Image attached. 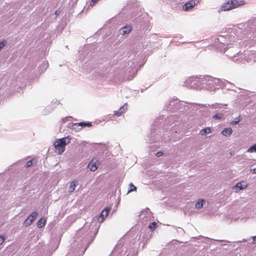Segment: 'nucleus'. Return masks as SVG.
<instances>
[{
	"instance_id": "393cba45",
	"label": "nucleus",
	"mask_w": 256,
	"mask_h": 256,
	"mask_svg": "<svg viewBox=\"0 0 256 256\" xmlns=\"http://www.w3.org/2000/svg\"><path fill=\"white\" fill-rule=\"evenodd\" d=\"M252 174H256V168L251 170Z\"/></svg>"
},
{
	"instance_id": "412c9836",
	"label": "nucleus",
	"mask_w": 256,
	"mask_h": 256,
	"mask_svg": "<svg viewBox=\"0 0 256 256\" xmlns=\"http://www.w3.org/2000/svg\"><path fill=\"white\" fill-rule=\"evenodd\" d=\"M34 160H28V161L26 162V168H28L30 166H32V161Z\"/></svg>"
},
{
	"instance_id": "9d476101",
	"label": "nucleus",
	"mask_w": 256,
	"mask_h": 256,
	"mask_svg": "<svg viewBox=\"0 0 256 256\" xmlns=\"http://www.w3.org/2000/svg\"><path fill=\"white\" fill-rule=\"evenodd\" d=\"M46 220L45 218H42L38 222V226L42 228L46 224Z\"/></svg>"
},
{
	"instance_id": "0eeeda50",
	"label": "nucleus",
	"mask_w": 256,
	"mask_h": 256,
	"mask_svg": "<svg viewBox=\"0 0 256 256\" xmlns=\"http://www.w3.org/2000/svg\"><path fill=\"white\" fill-rule=\"evenodd\" d=\"M127 108L126 104H124L122 106H121L118 110H115L114 112V115L119 116L122 113L124 112Z\"/></svg>"
},
{
	"instance_id": "b1692460",
	"label": "nucleus",
	"mask_w": 256,
	"mask_h": 256,
	"mask_svg": "<svg viewBox=\"0 0 256 256\" xmlns=\"http://www.w3.org/2000/svg\"><path fill=\"white\" fill-rule=\"evenodd\" d=\"M162 152H156V156H158V157H160V156H162Z\"/></svg>"
},
{
	"instance_id": "a878e982",
	"label": "nucleus",
	"mask_w": 256,
	"mask_h": 256,
	"mask_svg": "<svg viewBox=\"0 0 256 256\" xmlns=\"http://www.w3.org/2000/svg\"><path fill=\"white\" fill-rule=\"evenodd\" d=\"M253 244H256V236L253 237Z\"/></svg>"
},
{
	"instance_id": "2eb2a0df",
	"label": "nucleus",
	"mask_w": 256,
	"mask_h": 256,
	"mask_svg": "<svg viewBox=\"0 0 256 256\" xmlns=\"http://www.w3.org/2000/svg\"><path fill=\"white\" fill-rule=\"evenodd\" d=\"M204 201L203 200H198L196 204V207L197 208H200L202 207L204 202Z\"/></svg>"
},
{
	"instance_id": "5701e85b",
	"label": "nucleus",
	"mask_w": 256,
	"mask_h": 256,
	"mask_svg": "<svg viewBox=\"0 0 256 256\" xmlns=\"http://www.w3.org/2000/svg\"><path fill=\"white\" fill-rule=\"evenodd\" d=\"M6 44V41H2L0 42V50Z\"/></svg>"
},
{
	"instance_id": "7ed1b4c3",
	"label": "nucleus",
	"mask_w": 256,
	"mask_h": 256,
	"mask_svg": "<svg viewBox=\"0 0 256 256\" xmlns=\"http://www.w3.org/2000/svg\"><path fill=\"white\" fill-rule=\"evenodd\" d=\"M38 216V212H32L31 214H30L28 218L26 220L24 223L26 226H30L32 222L34 221L35 218Z\"/></svg>"
},
{
	"instance_id": "4468645a",
	"label": "nucleus",
	"mask_w": 256,
	"mask_h": 256,
	"mask_svg": "<svg viewBox=\"0 0 256 256\" xmlns=\"http://www.w3.org/2000/svg\"><path fill=\"white\" fill-rule=\"evenodd\" d=\"M211 129L210 128H204L200 130V134L202 135H206V134H210L211 132Z\"/></svg>"
},
{
	"instance_id": "1a4fd4ad",
	"label": "nucleus",
	"mask_w": 256,
	"mask_h": 256,
	"mask_svg": "<svg viewBox=\"0 0 256 256\" xmlns=\"http://www.w3.org/2000/svg\"><path fill=\"white\" fill-rule=\"evenodd\" d=\"M132 28L130 26H124L122 29L121 33L122 34H129L132 30Z\"/></svg>"
},
{
	"instance_id": "4be33fe9",
	"label": "nucleus",
	"mask_w": 256,
	"mask_h": 256,
	"mask_svg": "<svg viewBox=\"0 0 256 256\" xmlns=\"http://www.w3.org/2000/svg\"><path fill=\"white\" fill-rule=\"evenodd\" d=\"M5 238L2 236H0V245H2L4 242Z\"/></svg>"
},
{
	"instance_id": "423d86ee",
	"label": "nucleus",
	"mask_w": 256,
	"mask_h": 256,
	"mask_svg": "<svg viewBox=\"0 0 256 256\" xmlns=\"http://www.w3.org/2000/svg\"><path fill=\"white\" fill-rule=\"evenodd\" d=\"M195 1L194 0H191L185 4L183 8L184 10L187 11L192 8L195 6Z\"/></svg>"
},
{
	"instance_id": "39448f33",
	"label": "nucleus",
	"mask_w": 256,
	"mask_h": 256,
	"mask_svg": "<svg viewBox=\"0 0 256 256\" xmlns=\"http://www.w3.org/2000/svg\"><path fill=\"white\" fill-rule=\"evenodd\" d=\"M98 160L95 159H92L90 162L88 166L90 170L94 172L98 169L97 163Z\"/></svg>"
},
{
	"instance_id": "dca6fc26",
	"label": "nucleus",
	"mask_w": 256,
	"mask_h": 256,
	"mask_svg": "<svg viewBox=\"0 0 256 256\" xmlns=\"http://www.w3.org/2000/svg\"><path fill=\"white\" fill-rule=\"evenodd\" d=\"M248 152H256V144H254L250 146L247 150Z\"/></svg>"
},
{
	"instance_id": "aec40b11",
	"label": "nucleus",
	"mask_w": 256,
	"mask_h": 256,
	"mask_svg": "<svg viewBox=\"0 0 256 256\" xmlns=\"http://www.w3.org/2000/svg\"><path fill=\"white\" fill-rule=\"evenodd\" d=\"M222 118V114H216L213 116L214 119H221Z\"/></svg>"
},
{
	"instance_id": "f3484780",
	"label": "nucleus",
	"mask_w": 256,
	"mask_h": 256,
	"mask_svg": "<svg viewBox=\"0 0 256 256\" xmlns=\"http://www.w3.org/2000/svg\"><path fill=\"white\" fill-rule=\"evenodd\" d=\"M156 222H152L150 224L148 228L150 230H154L156 228Z\"/></svg>"
},
{
	"instance_id": "ddd939ff",
	"label": "nucleus",
	"mask_w": 256,
	"mask_h": 256,
	"mask_svg": "<svg viewBox=\"0 0 256 256\" xmlns=\"http://www.w3.org/2000/svg\"><path fill=\"white\" fill-rule=\"evenodd\" d=\"M74 125L80 126H88V127H90L92 126V124L90 122H81L76 123Z\"/></svg>"
},
{
	"instance_id": "20e7f679",
	"label": "nucleus",
	"mask_w": 256,
	"mask_h": 256,
	"mask_svg": "<svg viewBox=\"0 0 256 256\" xmlns=\"http://www.w3.org/2000/svg\"><path fill=\"white\" fill-rule=\"evenodd\" d=\"M110 208H106L104 210H102V212L100 216V218H98V220L100 222H102L104 220L106 219V218L108 216V213L110 210Z\"/></svg>"
},
{
	"instance_id": "6ab92c4d",
	"label": "nucleus",
	"mask_w": 256,
	"mask_h": 256,
	"mask_svg": "<svg viewBox=\"0 0 256 256\" xmlns=\"http://www.w3.org/2000/svg\"><path fill=\"white\" fill-rule=\"evenodd\" d=\"M240 116H239L238 117L236 118H235L234 120L232 122L231 124H238L240 120Z\"/></svg>"
},
{
	"instance_id": "f8f14e48",
	"label": "nucleus",
	"mask_w": 256,
	"mask_h": 256,
	"mask_svg": "<svg viewBox=\"0 0 256 256\" xmlns=\"http://www.w3.org/2000/svg\"><path fill=\"white\" fill-rule=\"evenodd\" d=\"M232 133V129L231 128H226L222 131V134L225 136H230Z\"/></svg>"
},
{
	"instance_id": "f257e3e1",
	"label": "nucleus",
	"mask_w": 256,
	"mask_h": 256,
	"mask_svg": "<svg viewBox=\"0 0 256 256\" xmlns=\"http://www.w3.org/2000/svg\"><path fill=\"white\" fill-rule=\"evenodd\" d=\"M70 136L56 140L54 143L55 152L59 154H62L64 151L66 145L70 144Z\"/></svg>"
},
{
	"instance_id": "6e6552de",
	"label": "nucleus",
	"mask_w": 256,
	"mask_h": 256,
	"mask_svg": "<svg viewBox=\"0 0 256 256\" xmlns=\"http://www.w3.org/2000/svg\"><path fill=\"white\" fill-rule=\"evenodd\" d=\"M78 183L77 180H74L70 182L68 190L70 192H72L74 190Z\"/></svg>"
},
{
	"instance_id": "9b49d317",
	"label": "nucleus",
	"mask_w": 256,
	"mask_h": 256,
	"mask_svg": "<svg viewBox=\"0 0 256 256\" xmlns=\"http://www.w3.org/2000/svg\"><path fill=\"white\" fill-rule=\"evenodd\" d=\"M235 186L236 188H239V190H242L247 186V184L244 182H238Z\"/></svg>"
},
{
	"instance_id": "f03ea898",
	"label": "nucleus",
	"mask_w": 256,
	"mask_h": 256,
	"mask_svg": "<svg viewBox=\"0 0 256 256\" xmlns=\"http://www.w3.org/2000/svg\"><path fill=\"white\" fill-rule=\"evenodd\" d=\"M242 4H243V3L240 4L238 0L228 1L222 6V10L224 11L229 10L235 8Z\"/></svg>"
},
{
	"instance_id": "a211bd4d",
	"label": "nucleus",
	"mask_w": 256,
	"mask_h": 256,
	"mask_svg": "<svg viewBox=\"0 0 256 256\" xmlns=\"http://www.w3.org/2000/svg\"><path fill=\"white\" fill-rule=\"evenodd\" d=\"M130 190H128V192L135 191L136 190V188L132 184V183H130Z\"/></svg>"
}]
</instances>
